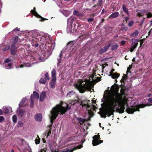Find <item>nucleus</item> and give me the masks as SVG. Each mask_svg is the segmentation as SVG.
I'll return each mask as SVG.
<instances>
[{"instance_id": "obj_1", "label": "nucleus", "mask_w": 152, "mask_h": 152, "mask_svg": "<svg viewBox=\"0 0 152 152\" xmlns=\"http://www.w3.org/2000/svg\"><path fill=\"white\" fill-rule=\"evenodd\" d=\"M113 91L108 95L107 97V109L102 112L103 117L105 118L106 115L110 116L113 114V112L116 106L118 105L124 110L126 102L129 100L126 96L122 97V95L119 93L118 90L113 86Z\"/></svg>"}, {"instance_id": "obj_2", "label": "nucleus", "mask_w": 152, "mask_h": 152, "mask_svg": "<svg viewBox=\"0 0 152 152\" xmlns=\"http://www.w3.org/2000/svg\"><path fill=\"white\" fill-rule=\"evenodd\" d=\"M127 102H126V105L127 107L126 111L129 114H132L134 111H140V108H143L146 106L152 105V104L148 103L145 104H141L135 106H131V107L130 108L129 107V104H128Z\"/></svg>"}, {"instance_id": "obj_3", "label": "nucleus", "mask_w": 152, "mask_h": 152, "mask_svg": "<svg viewBox=\"0 0 152 152\" xmlns=\"http://www.w3.org/2000/svg\"><path fill=\"white\" fill-rule=\"evenodd\" d=\"M83 82H79L74 85L76 88L79 91L80 93H83L85 92L86 90H89L90 85L89 83L83 84Z\"/></svg>"}, {"instance_id": "obj_4", "label": "nucleus", "mask_w": 152, "mask_h": 152, "mask_svg": "<svg viewBox=\"0 0 152 152\" xmlns=\"http://www.w3.org/2000/svg\"><path fill=\"white\" fill-rule=\"evenodd\" d=\"M63 102H61L60 104H57L53 108H56V110L59 113H60L61 114H64L65 113L67 110H70L71 107L67 104H66V107H63Z\"/></svg>"}, {"instance_id": "obj_5", "label": "nucleus", "mask_w": 152, "mask_h": 152, "mask_svg": "<svg viewBox=\"0 0 152 152\" xmlns=\"http://www.w3.org/2000/svg\"><path fill=\"white\" fill-rule=\"evenodd\" d=\"M75 143H74L70 145H69V146L70 145L69 148L67 149L66 151H62L61 152H72L74 150H75L77 149H79L82 147V145H80L79 146H77L76 147L75 145ZM52 152H58L56 151H52Z\"/></svg>"}, {"instance_id": "obj_6", "label": "nucleus", "mask_w": 152, "mask_h": 152, "mask_svg": "<svg viewBox=\"0 0 152 152\" xmlns=\"http://www.w3.org/2000/svg\"><path fill=\"white\" fill-rule=\"evenodd\" d=\"M51 75L52 78L50 80V87L52 88H53L55 87L56 84V70L55 68H53L51 72Z\"/></svg>"}, {"instance_id": "obj_7", "label": "nucleus", "mask_w": 152, "mask_h": 152, "mask_svg": "<svg viewBox=\"0 0 152 152\" xmlns=\"http://www.w3.org/2000/svg\"><path fill=\"white\" fill-rule=\"evenodd\" d=\"M56 110V108H53L52 110L51 111V114L52 115H51V116L50 117V123L51 124L50 125H51V127H52L54 121L55 120L56 117L59 114Z\"/></svg>"}, {"instance_id": "obj_8", "label": "nucleus", "mask_w": 152, "mask_h": 152, "mask_svg": "<svg viewBox=\"0 0 152 152\" xmlns=\"http://www.w3.org/2000/svg\"><path fill=\"white\" fill-rule=\"evenodd\" d=\"M92 145L93 146H95L99 145L103 142V141L100 140L99 133L97 135H94L93 137Z\"/></svg>"}, {"instance_id": "obj_9", "label": "nucleus", "mask_w": 152, "mask_h": 152, "mask_svg": "<svg viewBox=\"0 0 152 152\" xmlns=\"http://www.w3.org/2000/svg\"><path fill=\"white\" fill-rule=\"evenodd\" d=\"M138 40L133 38L132 39V44L131 45L130 51L132 52L134 49L137 47L138 44Z\"/></svg>"}, {"instance_id": "obj_10", "label": "nucleus", "mask_w": 152, "mask_h": 152, "mask_svg": "<svg viewBox=\"0 0 152 152\" xmlns=\"http://www.w3.org/2000/svg\"><path fill=\"white\" fill-rule=\"evenodd\" d=\"M36 7H34L33 10H31V13L37 18H41V19L40 20V21L41 22H43L46 20H48L47 19L42 17L38 14L36 12Z\"/></svg>"}, {"instance_id": "obj_11", "label": "nucleus", "mask_w": 152, "mask_h": 152, "mask_svg": "<svg viewBox=\"0 0 152 152\" xmlns=\"http://www.w3.org/2000/svg\"><path fill=\"white\" fill-rule=\"evenodd\" d=\"M53 40H51L50 42V46H49V49L47 50V54L48 55H50L51 53L55 47V44L54 43H53Z\"/></svg>"}, {"instance_id": "obj_12", "label": "nucleus", "mask_w": 152, "mask_h": 152, "mask_svg": "<svg viewBox=\"0 0 152 152\" xmlns=\"http://www.w3.org/2000/svg\"><path fill=\"white\" fill-rule=\"evenodd\" d=\"M39 95L37 92L36 91H34L32 94L30 96V99L31 100V103L33 104L34 102V99H39Z\"/></svg>"}, {"instance_id": "obj_13", "label": "nucleus", "mask_w": 152, "mask_h": 152, "mask_svg": "<svg viewBox=\"0 0 152 152\" xmlns=\"http://www.w3.org/2000/svg\"><path fill=\"white\" fill-rule=\"evenodd\" d=\"M89 100L87 99H84L82 100L81 104H80V105L82 106L83 107H86V109L88 110V109L91 107V106L88 104V102H90Z\"/></svg>"}, {"instance_id": "obj_14", "label": "nucleus", "mask_w": 152, "mask_h": 152, "mask_svg": "<svg viewBox=\"0 0 152 152\" xmlns=\"http://www.w3.org/2000/svg\"><path fill=\"white\" fill-rule=\"evenodd\" d=\"M119 16V13L116 12L113 13H112L108 17V18L109 19H112L113 18H115Z\"/></svg>"}, {"instance_id": "obj_15", "label": "nucleus", "mask_w": 152, "mask_h": 152, "mask_svg": "<svg viewBox=\"0 0 152 152\" xmlns=\"http://www.w3.org/2000/svg\"><path fill=\"white\" fill-rule=\"evenodd\" d=\"M76 119L77 120L80 122V125H82L84 123V122H85L86 121H88L90 120V119H89L88 120H86V119H83L82 117L79 118L77 117H76Z\"/></svg>"}, {"instance_id": "obj_16", "label": "nucleus", "mask_w": 152, "mask_h": 152, "mask_svg": "<svg viewBox=\"0 0 152 152\" xmlns=\"http://www.w3.org/2000/svg\"><path fill=\"white\" fill-rule=\"evenodd\" d=\"M35 118L36 121H40L42 120V115L40 113L37 114L35 115Z\"/></svg>"}, {"instance_id": "obj_17", "label": "nucleus", "mask_w": 152, "mask_h": 152, "mask_svg": "<svg viewBox=\"0 0 152 152\" xmlns=\"http://www.w3.org/2000/svg\"><path fill=\"white\" fill-rule=\"evenodd\" d=\"M46 96V93L45 92H42L41 93L39 98V100L41 102H43Z\"/></svg>"}, {"instance_id": "obj_18", "label": "nucleus", "mask_w": 152, "mask_h": 152, "mask_svg": "<svg viewBox=\"0 0 152 152\" xmlns=\"http://www.w3.org/2000/svg\"><path fill=\"white\" fill-rule=\"evenodd\" d=\"M140 12L137 13V16L138 17L143 16L144 14L146 12V10L145 9H142L139 10Z\"/></svg>"}, {"instance_id": "obj_19", "label": "nucleus", "mask_w": 152, "mask_h": 152, "mask_svg": "<svg viewBox=\"0 0 152 152\" xmlns=\"http://www.w3.org/2000/svg\"><path fill=\"white\" fill-rule=\"evenodd\" d=\"M120 74L117 73H114L109 75V76H111L113 79L117 78L120 76Z\"/></svg>"}, {"instance_id": "obj_20", "label": "nucleus", "mask_w": 152, "mask_h": 152, "mask_svg": "<svg viewBox=\"0 0 152 152\" xmlns=\"http://www.w3.org/2000/svg\"><path fill=\"white\" fill-rule=\"evenodd\" d=\"M37 40V38H35V39H33L32 40V45L33 46H35L36 47H37L39 46V44L37 43V42L36 41Z\"/></svg>"}, {"instance_id": "obj_21", "label": "nucleus", "mask_w": 152, "mask_h": 152, "mask_svg": "<svg viewBox=\"0 0 152 152\" xmlns=\"http://www.w3.org/2000/svg\"><path fill=\"white\" fill-rule=\"evenodd\" d=\"M122 9L124 12L126 13L127 15H129V11L128 10V9L126 6L124 4H123L122 5Z\"/></svg>"}, {"instance_id": "obj_22", "label": "nucleus", "mask_w": 152, "mask_h": 152, "mask_svg": "<svg viewBox=\"0 0 152 152\" xmlns=\"http://www.w3.org/2000/svg\"><path fill=\"white\" fill-rule=\"evenodd\" d=\"M48 127H49V129L48 130V131H47V130L45 132L46 133V134H47V135H46V138H47L50 135V134H51V130L52 129H51V125H50Z\"/></svg>"}, {"instance_id": "obj_23", "label": "nucleus", "mask_w": 152, "mask_h": 152, "mask_svg": "<svg viewBox=\"0 0 152 152\" xmlns=\"http://www.w3.org/2000/svg\"><path fill=\"white\" fill-rule=\"evenodd\" d=\"M17 49H10V54L15 56L17 54Z\"/></svg>"}, {"instance_id": "obj_24", "label": "nucleus", "mask_w": 152, "mask_h": 152, "mask_svg": "<svg viewBox=\"0 0 152 152\" xmlns=\"http://www.w3.org/2000/svg\"><path fill=\"white\" fill-rule=\"evenodd\" d=\"M75 93L73 91H71L69 93H67L66 95V96L67 97H70L72 96L75 95Z\"/></svg>"}, {"instance_id": "obj_25", "label": "nucleus", "mask_w": 152, "mask_h": 152, "mask_svg": "<svg viewBox=\"0 0 152 152\" xmlns=\"http://www.w3.org/2000/svg\"><path fill=\"white\" fill-rule=\"evenodd\" d=\"M12 63H10L8 64H6L5 65V68L7 69H9L12 68Z\"/></svg>"}, {"instance_id": "obj_26", "label": "nucleus", "mask_w": 152, "mask_h": 152, "mask_svg": "<svg viewBox=\"0 0 152 152\" xmlns=\"http://www.w3.org/2000/svg\"><path fill=\"white\" fill-rule=\"evenodd\" d=\"M26 98H23L22 99L21 101L20 102V103L19 104V106L20 107H22L23 106V105H24V104L26 102Z\"/></svg>"}, {"instance_id": "obj_27", "label": "nucleus", "mask_w": 152, "mask_h": 152, "mask_svg": "<svg viewBox=\"0 0 152 152\" xmlns=\"http://www.w3.org/2000/svg\"><path fill=\"white\" fill-rule=\"evenodd\" d=\"M24 113L25 111L23 110L22 109H20L18 112V115L19 116L21 117L23 116Z\"/></svg>"}, {"instance_id": "obj_28", "label": "nucleus", "mask_w": 152, "mask_h": 152, "mask_svg": "<svg viewBox=\"0 0 152 152\" xmlns=\"http://www.w3.org/2000/svg\"><path fill=\"white\" fill-rule=\"evenodd\" d=\"M73 22V19L72 18L70 17L67 19V23H69L72 26Z\"/></svg>"}, {"instance_id": "obj_29", "label": "nucleus", "mask_w": 152, "mask_h": 152, "mask_svg": "<svg viewBox=\"0 0 152 152\" xmlns=\"http://www.w3.org/2000/svg\"><path fill=\"white\" fill-rule=\"evenodd\" d=\"M47 80L45 78H41L39 80V83L41 84H45Z\"/></svg>"}, {"instance_id": "obj_30", "label": "nucleus", "mask_w": 152, "mask_h": 152, "mask_svg": "<svg viewBox=\"0 0 152 152\" xmlns=\"http://www.w3.org/2000/svg\"><path fill=\"white\" fill-rule=\"evenodd\" d=\"M73 13L74 15L77 16H81L82 15V14L77 10L74 11Z\"/></svg>"}, {"instance_id": "obj_31", "label": "nucleus", "mask_w": 152, "mask_h": 152, "mask_svg": "<svg viewBox=\"0 0 152 152\" xmlns=\"http://www.w3.org/2000/svg\"><path fill=\"white\" fill-rule=\"evenodd\" d=\"M118 47V44H115L112 46V47H111V50H116Z\"/></svg>"}, {"instance_id": "obj_32", "label": "nucleus", "mask_w": 152, "mask_h": 152, "mask_svg": "<svg viewBox=\"0 0 152 152\" xmlns=\"http://www.w3.org/2000/svg\"><path fill=\"white\" fill-rule=\"evenodd\" d=\"M138 34L139 31L137 30H136L134 33L131 34L130 36L131 37H135L137 36Z\"/></svg>"}, {"instance_id": "obj_33", "label": "nucleus", "mask_w": 152, "mask_h": 152, "mask_svg": "<svg viewBox=\"0 0 152 152\" xmlns=\"http://www.w3.org/2000/svg\"><path fill=\"white\" fill-rule=\"evenodd\" d=\"M18 41V37L16 36L14 38L12 44H16Z\"/></svg>"}, {"instance_id": "obj_34", "label": "nucleus", "mask_w": 152, "mask_h": 152, "mask_svg": "<svg viewBox=\"0 0 152 152\" xmlns=\"http://www.w3.org/2000/svg\"><path fill=\"white\" fill-rule=\"evenodd\" d=\"M3 111L4 113H5L6 114H8L9 113V108L5 107L4 108Z\"/></svg>"}, {"instance_id": "obj_35", "label": "nucleus", "mask_w": 152, "mask_h": 152, "mask_svg": "<svg viewBox=\"0 0 152 152\" xmlns=\"http://www.w3.org/2000/svg\"><path fill=\"white\" fill-rule=\"evenodd\" d=\"M13 121L14 123H16L17 121V117L16 115H14L12 118Z\"/></svg>"}, {"instance_id": "obj_36", "label": "nucleus", "mask_w": 152, "mask_h": 152, "mask_svg": "<svg viewBox=\"0 0 152 152\" xmlns=\"http://www.w3.org/2000/svg\"><path fill=\"white\" fill-rule=\"evenodd\" d=\"M10 47L9 45H6L5 46L4 48L2 50L3 51H6L7 50H8L10 49Z\"/></svg>"}, {"instance_id": "obj_37", "label": "nucleus", "mask_w": 152, "mask_h": 152, "mask_svg": "<svg viewBox=\"0 0 152 152\" xmlns=\"http://www.w3.org/2000/svg\"><path fill=\"white\" fill-rule=\"evenodd\" d=\"M38 139L36 138L35 141V143L36 145H37V144H39V143L40 142V138L37 135V136Z\"/></svg>"}, {"instance_id": "obj_38", "label": "nucleus", "mask_w": 152, "mask_h": 152, "mask_svg": "<svg viewBox=\"0 0 152 152\" xmlns=\"http://www.w3.org/2000/svg\"><path fill=\"white\" fill-rule=\"evenodd\" d=\"M45 77H44V78H46L47 80H49L50 79V77H49V75L48 72H46L45 75Z\"/></svg>"}, {"instance_id": "obj_39", "label": "nucleus", "mask_w": 152, "mask_h": 152, "mask_svg": "<svg viewBox=\"0 0 152 152\" xmlns=\"http://www.w3.org/2000/svg\"><path fill=\"white\" fill-rule=\"evenodd\" d=\"M15 45L16 44H12L11 47L10 49H17L19 47L16 46Z\"/></svg>"}, {"instance_id": "obj_40", "label": "nucleus", "mask_w": 152, "mask_h": 152, "mask_svg": "<svg viewBox=\"0 0 152 152\" xmlns=\"http://www.w3.org/2000/svg\"><path fill=\"white\" fill-rule=\"evenodd\" d=\"M75 102L76 103H78L80 104L82 103V100L81 99H79V98L77 99V100H75Z\"/></svg>"}, {"instance_id": "obj_41", "label": "nucleus", "mask_w": 152, "mask_h": 152, "mask_svg": "<svg viewBox=\"0 0 152 152\" xmlns=\"http://www.w3.org/2000/svg\"><path fill=\"white\" fill-rule=\"evenodd\" d=\"M124 110L123 108H121L120 107V108L118 109V111L120 113H123L124 112Z\"/></svg>"}, {"instance_id": "obj_42", "label": "nucleus", "mask_w": 152, "mask_h": 152, "mask_svg": "<svg viewBox=\"0 0 152 152\" xmlns=\"http://www.w3.org/2000/svg\"><path fill=\"white\" fill-rule=\"evenodd\" d=\"M134 23V22L133 21L131 20L130 21L128 24V26L129 27H132L133 26Z\"/></svg>"}, {"instance_id": "obj_43", "label": "nucleus", "mask_w": 152, "mask_h": 152, "mask_svg": "<svg viewBox=\"0 0 152 152\" xmlns=\"http://www.w3.org/2000/svg\"><path fill=\"white\" fill-rule=\"evenodd\" d=\"M128 29V28L127 26H123V27L122 28H121V30L123 31H126Z\"/></svg>"}, {"instance_id": "obj_44", "label": "nucleus", "mask_w": 152, "mask_h": 152, "mask_svg": "<svg viewBox=\"0 0 152 152\" xmlns=\"http://www.w3.org/2000/svg\"><path fill=\"white\" fill-rule=\"evenodd\" d=\"M103 3V1L102 0H98V2L97 3V5H98V6H101V4H102Z\"/></svg>"}, {"instance_id": "obj_45", "label": "nucleus", "mask_w": 152, "mask_h": 152, "mask_svg": "<svg viewBox=\"0 0 152 152\" xmlns=\"http://www.w3.org/2000/svg\"><path fill=\"white\" fill-rule=\"evenodd\" d=\"M106 52V51L104 50L103 48H101L99 51V53L100 54H102V53H104Z\"/></svg>"}, {"instance_id": "obj_46", "label": "nucleus", "mask_w": 152, "mask_h": 152, "mask_svg": "<svg viewBox=\"0 0 152 152\" xmlns=\"http://www.w3.org/2000/svg\"><path fill=\"white\" fill-rule=\"evenodd\" d=\"M75 103H76L75 102V100L71 101H70V102L69 103V104L71 105H73Z\"/></svg>"}, {"instance_id": "obj_47", "label": "nucleus", "mask_w": 152, "mask_h": 152, "mask_svg": "<svg viewBox=\"0 0 152 152\" xmlns=\"http://www.w3.org/2000/svg\"><path fill=\"white\" fill-rule=\"evenodd\" d=\"M146 15L147 18H151L152 17V14L150 12H149L147 13Z\"/></svg>"}, {"instance_id": "obj_48", "label": "nucleus", "mask_w": 152, "mask_h": 152, "mask_svg": "<svg viewBox=\"0 0 152 152\" xmlns=\"http://www.w3.org/2000/svg\"><path fill=\"white\" fill-rule=\"evenodd\" d=\"M4 118L3 116H0V123H1L4 121Z\"/></svg>"}, {"instance_id": "obj_49", "label": "nucleus", "mask_w": 152, "mask_h": 152, "mask_svg": "<svg viewBox=\"0 0 152 152\" xmlns=\"http://www.w3.org/2000/svg\"><path fill=\"white\" fill-rule=\"evenodd\" d=\"M62 58H61L58 57V58H57V61H58L57 65L59 64L61 62V61Z\"/></svg>"}, {"instance_id": "obj_50", "label": "nucleus", "mask_w": 152, "mask_h": 152, "mask_svg": "<svg viewBox=\"0 0 152 152\" xmlns=\"http://www.w3.org/2000/svg\"><path fill=\"white\" fill-rule=\"evenodd\" d=\"M11 61V60L10 59H6L5 61H4V63H5V64H7L9 63Z\"/></svg>"}, {"instance_id": "obj_51", "label": "nucleus", "mask_w": 152, "mask_h": 152, "mask_svg": "<svg viewBox=\"0 0 152 152\" xmlns=\"http://www.w3.org/2000/svg\"><path fill=\"white\" fill-rule=\"evenodd\" d=\"M127 75L126 74H124V76L122 77V79H123V80H126L127 78Z\"/></svg>"}, {"instance_id": "obj_52", "label": "nucleus", "mask_w": 152, "mask_h": 152, "mask_svg": "<svg viewBox=\"0 0 152 152\" xmlns=\"http://www.w3.org/2000/svg\"><path fill=\"white\" fill-rule=\"evenodd\" d=\"M94 20V19L93 18H90L88 19V22L90 23L91 22H92Z\"/></svg>"}, {"instance_id": "obj_53", "label": "nucleus", "mask_w": 152, "mask_h": 152, "mask_svg": "<svg viewBox=\"0 0 152 152\" xmlns=\"http://www.w3.org/2000/svg\"><path fill=\"white\" fill-rule=\"evenodd\" d=\"M20 31V28L17 27L16 28L14 29H13V30H12V31Z\"/></svg>"}, {"instance_id": "obj_54", "label": "nucleus", "mask_w": 152, "mask_h": 152, "mask_svg": "<svg viewBox=\"0 0 152 152\" xmlns=\"http://www.w3.org/2000/svg\"><path fill=\"white\" fill-rule=\"evenodd\" d=\"M129 17H125V20L126 21V22L127 23L128 20L129 19Z\"/></svg>"}, {"instance_id": "obj_55", "label": "nucleus", "mask_w": 152, "mask_h": 152, "mask_svg": "<svg viewBox=\"0 0 152 152\" xmlns=\"http://www.w3.org/2000/svg\"><path fill=\"white\" fill-rule=\"evenodd\" d=\"M96 79L97 80V82L100 81L101 80V77H96Z\"/></svg>"}, {"instance_id": "obj_56", "label": "nucleus", "mask_w": 152, "mask_h": 152, "mask_svg": "<svg viewBox=\"0 0 152 152\" xmlns=\"http://www.w3.org/2000/svg\"><path fill=\"white\" fill-rule=\"evenodd\" d=\"M125 90V89L124 88H122V89L121 90V93H123L122 95L124 93V91Z\"/></svg>"}, {"instance_id": "obj_57", "label": "nucleus", "mask_w": 152, "mask_h": 152, "mask_svg": "<svg viewBox=\"0 0 152 152\" xmlns=\"http://www.w3.org/2000/svg\"><path fill=\"white\" fill-rule=\"evenodd\" d=\"M132 66L131 65H130V66H129V67H128L127 69H128V71H130L131 69H132Z\"/></svg>"}, {"instance_id": "obj_58", "label": "nucleus", "mask_w": 152, "mask_h": 152, "mask_svg": "<svg viewBox=\"0 0 152 152\" xmlns=\"http://www.w3.org/2000/svg\"><path fill=\"white\" fill-rule=\"evenodd\" d=\"M104 50H105L106 51H107L108 49H109V48L107 47V46H106L105 47H104V48H103Z\"/></svg>"}, {"instance_id": "obj_59", "label": "nucleus", "mask_w": 152, "mask_h": 152, "mask_svg": "<svg viewBox=\"0 0 152 152\" xmlns=\"http://www.w3.org/2000/svg\"><path fill=\"white\" fill-rule=\"evenodd\" d=\"M115 71V69H112L110 72V74L113 73V72H114Z\"/></svg>"}, {"instance_id": "obj_60", "label": "nucleus", "mask_w": 152, "mask_h": 152, "mask_svg": "<svg viewBox=\"0 0 152 152\" xmlns=\"http://www.w3.org/2000/svg\"><path fill=\"white\" fill-rule=\"evenodd\" d=\"M107 12V11L104 10V9H103V10L102 11V13H101V14H103L104 13H106Z\"/></svg>"}, {"instance_id": "obj_61", "label": "nucleus", "mask_w": 152, "mask_h": 152, "mask_svg": "<svg viewBox=\"0 0 152 152\" xmlns=\"http://www.w3.org/2000/svg\"><path fill=\"white\" fill-rule=\"evenodd\" d=\"M77 25V28L81 26V25L80 24L76 22Z\"/></svg>"}, {"instance_id": "obj_62", "label": "nucleus", "mask_w": 152, "mask_h": 152, "mask_svg": "<svg viewBox=\"0 0 152 152\" xmlns=\"http://www.w3.org/2000/svg\"><path fill=\"white\" fill-rule=\"evenodd\" d=\"M63 56V53H62V52L61 51V52L60 53V54L59 56V57H58L62 58V57Z\"/></svg>"}, {"instance_id": "obj_63", "label": "nucleus", "mask_w": 152, "mask_h": 152, "mask_svg": "<svg viewBox=\"0 0 152 152\" xmlns=\"http://www.w3.org/2000/svg\"><path fill=\"white\" fill-rule=\"evenodd\" d=\"M121 44L122 45H124L125 44V42L124 41H121Z\"/></svg>"}, {"instance_id": "obj_64", "label": "nucleus", "mask_w": 152, "mask_h": 152, "mask_svg": "<svg viewBox=\"0 0 152 152\" xmlns=\"http://www.w3.org/2000/svg\"><path fill=\"white\" fill-rule=\"evenodd\" d=\"M148 101L149 102H152V98H150L148 99Z\"/></svg>"}]
</instances>
